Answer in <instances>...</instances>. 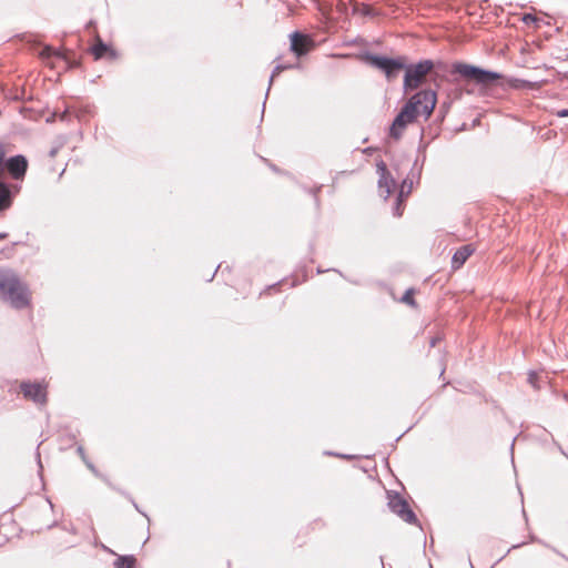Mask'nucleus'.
<instances>
[{
  "label": "nucleus",
  "mask_w": 568,
  "mask_h": 568,
  "mask_svg": "<svg viewBox=\"0 0 568 568\" xmlns=\"http://www.w3.org/2000/svg\"><path fill=\"white\" fill-rule=\"evenodd\" d=\"M436 102V92L430 89L413 94L395 116L389 128V135L395 140H399L405 129L414 123L419 115L424 116L425 120L432 115Z\"/></svg>",
  "instance_id": "nucleus-1"
},
{
  "label": "nucleus",
  "mask_w": 568,
  "mask_h": 568,
  "mask_svg": "<svg viewBox=\"0 0 568 568\" xmlns=\"http://www.w3.org/2000/svg\"><path fill=\"white\" fill-rule=\"evenodd\" d=\"M0 300L22 310L30 306L31 292L13 271L0 268Z\"/></svg>",
  "instance_id": "nucleus-2"
},
{
  "label": "nucleus",
  "mask_w": 568,
  "mask_h": 568,
  "mask_svg": "<svg viewBox=\"0 0 568 568\" xmlns=\"http://www.w3.org/2000/svg\"><path fill=\"white\" fill-rule=\"evenodd\" d=\"M364 60L372 67L381 70L385 73L387 80L392 81L402 70L406 68L405 58H387L384 55H377L372 53H366L364 55Z\"/></svg>",
  "instance_id": "nucleus-3"
},
{
  "label": "nucleus",
  "mask_w": 568,
  "mask_h": 568,
  "mask_svg": "<svg viewBox=\"0 0 568 568\" xmlns=\"http://www.w3.org/2000/svg\"><path fill=\"white\" fill-rule=\"evenodd\" d=\"M434 62L432 60H422L416 64H406L403 89L405 92L417 89L425 77L433 70Z\"/></svg>",
  "instance_id": "nucleus-4"
},
{
  "label": "nucleus",
  "mask_w": 568,
  "mask_h": 568,
  "mask_svg": "<svg viewBox=\"0 0 568 568\" xmlns=\"http://www.w3.org/2000/svg\"><path fill=\"white\" fill-rule=\"evenodd\" d=\"M453 69L455 73L484 85L491 84L500 78V74L497 72L484 70L466 63H455Z\"/></svg>",
  "instance_id": "nucleus-5"
},
{
  "label": "nucleus",
  "mask_w": 568,
  "mask_h": 568,
  "mask_svg": "<svg viewBox=\"0 0 568 568\" xmlns=\"http://www.w3.org/2000/svg\"><path fill=\"white\" fill-rule=\"evenodd\" d=\"M388 507L396 514L400 519L407 524H417V517L410 509L408 503L395 491H388Z\"/></svg>",
  "instance_id": "nucleus-6"
},
{
  "label": "nucleus",
  "mask_w": 568,
  "mask_h": 568,
  "mask_svg": "<svg viewBox=\"0 0 568 568\" xmlns=\"http://www.w3.org/2000/svg\"><path fill=\"white\" fill-rule=\"evenodd\" d=\"M41 60L52 69L68 70L71 67V61L68 59L65 52L55 50L51 47H44L39 52Z\"/></svg>",
  "instance_id": "nucleus-7"
},
{
  "label": "nucleus",
  "mask_w": 568,
  "mask_h": 568,
  "mask_svg": "<svg viewBox=\"0 0 568 568\" xmlns=\"http://www.w3.org/2000/svg\"><path fill=\"white\" fill-rule=\"evenodd\" d=\"M20 389L26 399L32 400L38 405L47 403V385L43 383L22 382Z\"/></svg>",
  "instance_id": "nucleus-8"
},
{
  "label": "nucleus",
  "mask_w": 568,
  "mask_h": 568,
  "mask_svg": "<svg viewBox=\"0 0 568 568\" xmlns=\"http://www.w3.org/2000/svg\"><path fill=\"white\" fill-rule=\"evenodd\" d=\"M377 174H378V189L381 195L386 200L393 192L396 186L395 180L392 178L390 173L387 170V166L384 161H379L376 164Z\"/></svg>",
  "instance_id": "nucleus-9"
},
{
  "label": "nucleus",
  "mask_w": 568,
  "mask_h": 568,
  "mask_svg": "<svg viewBox=\"0 0 568 568\" xmlns=\"http://www.w3.org/2000/svg\"><path fill=\"white\" fill-rule=\"evenodd\" d=\"M3 166L12 179L22 180L28 169V161L23 155H14L3 161Z\"/></svg>",
  "instance_id": "nucleus-10"
},
{
  "label": "nucleus",
  "mask_w": 568,
  "mask_h": 568,
  "mask_svg": "<svg viewBox=\"0 0 568 568\" xmlns=\"http://www.w3.org/2000/svg\"><path fill=\"white\" fill-rule=\"evenodd\" d=\"M313 47V40L301 32H293L291 34V50L297 55H304Z\"/></svg>",
  "instance_id": "nucleus-11"
},
{
  "label": "nucleus",
  "mask_w": 568,
  "mask_h": 568,
  "mask_svg": "<svg viewBox=\"0 0 568 568\" xmlns=\"http://www.w3.org/2000/svg\"><path fill=\"white\" fill-rule=\"evenodd\" d=\"M475 252L471 244L459 247L452 257V267L458 270L464 265L467 258Z\"/></svg>",
  "instance_id": "nucleus-12"
},
{
  "label": "nucleus",
  "mask_w": 568,
  "mask_h": 568,
  "mask_svg": "<svg viewBox=\"0 0 568 568\" xmlns=\"http://www.w3.org/2000/svg\"><path fill=\"white\" fill-rule=\"evenodd\" d=\"M91 52L94 55L95 60L103 58L106 53H110L112 57H114L113 50L109 45H106L104 42H102L100 39L91 48Z\"/></svg>",
  "instance_id": "nucleus-13"
},
{
  "label": "nucleus",
  "mask_w": 568,
  "mask_h": 568,
  "mask_svg": "<svg viewBox=\"0 0 568 568\" xmlns=\"http://www.w3.org/2000/svg\"><path fill=\"white\" fill-rule=\"evenodd\" d=\"M11 204V193L9 186L0 182V211L9 207Z\"/></svg>",
  "instance_id": "nucleus-14"
},
{
  "label": "nucleus",
  "mask_w": 568,
  "mask_h": 568,
  "mask_svg": "<svg viewBox=\"0 0 568 568\" xmlns=\"http://www.w3.org/2000/svg\"><path fill=\"white\" fill-rule=\"evenodd\" d=\"M135 558L133 556H121L114 564L113 568H134Z\"/></svg>",
  "instance_id": "nucleus-15"
},
{
  "label": "nucleus",
  "mask_w": 568,
  "mask_h": 568,
  "mask_svg": "<svg viewBox=\"0 0 568 568\" xmlns=\"http://www.w3.org/2000/svg\"><path fill=\"white\" fill-rule=\"evenodd\" d=\"M77 452H78V454L81 456L82 460L85 463L87 467H88V468H89V469H90L94 475H97V476H98V475H99V474H98V470L95 469L94 465H93L91 462H89V460L87 459V457H85V455H84L83 447H82V446H79V447L77 448Z\"/></svg>",
  "instance_id": "nucleus-16"
},
{
  "label": "nucleus",
  "mask_w": 568,
  "mask_h": 568,
  "mask_svg": "<svg viewBox=\"0 0 568 568\" xmlns=\"http://www.w3.org/2000/svg\"><path fill=\"white\" fill-rule=\"evenodd\" d=\"M293 67H294V65H292V64H285V65H284V64H277V65L273 69L272 74H271V77H270V85L272 84V82H273V80H274V78H275L276 75H278L282 71H284V70H286V69H291V68H293Z\"/></svg>",
  "instance_id": "nucleus-17"
},
{
  "label": "nucleus",
  "mask_w": 568,
  "mask_h": 568,
  "mask_svg": "<svg viewBox=\"0 0 568 568\" xmlns=\"http://www.w3.org/2000/svg\"><path fill=\"white\" fill-rule=\"evenodd\" d=\"M413 293H414V291L412 288L407 290L402 297V302H404L408 305H415Z\"/></svg>",
  "instance_id": "nucleus-18"
},
{
  "label": "nucleus",
  "mask_w": 568,
  "mask_h": 568,
  "mask_svg": "<svg viewBox=\"0 0 568 568\" xmlns=\"http://www.w3.org/2000/svg\"><path fill=\"white\" fill-rule=\"evenodd\" d=\"M403 195H404V192H403V190H402V191L399 192V194H398V197H397V201H396V205L394 206V215H396V216H400V215H402V213H403V212H402V209H400V206H402V197H403Z\"/></svg>",
  "instance_id": "nucleus-19"
},
{
  "label": "nucleus",
  "mask_w": 568,
  "mask_h": 568,
  "mask_svg": "<svg viewBox=\"0 0 568 568\" xmlns=\"http://www.w3.org/2000/svg\"><path fill=\"white\" fill-rule=\"evenodd\" d=\"M537 378H538V375L537 373L535 372H530L529 375H528V382L529 384L534 387V388H538L539 386L537 385Z\"/></svg>",
  "instance_id": "nucleus-20"
},
{
  "label": "nucleus",
  "mask_w": 568,
  "mask_h": 568,
  "mask_svg": "<svg viewBox=\"0 0 568 568\" xmlns=\"http://www.w3.org/2000/svg\"><path fill=\"white\" fill-rule=\"evenodd\" d=\"M523 21L526 24L535 23V22H537V18L534 14H531V13H527V14L524 16Z\"/></svg>",
  "instance_id": "nucleus-21"
},
{
  "label": "nucleus",
  "mask_w": 568,
  "mask_h": 568,
  "mask_svg": "<svg viewBox=\"0 0 568 568\" xmlns=\"http://www.w3.org/2000/svg\"><path fill=\"white\" fill-rule=\"evenodd\" d=\"M519 82H520V84H517L516 88H529V89L534 88V84L529 81L520 80Z\"/></svg>",
  "instance_id": "nucleus-22"
},
{
  "label": "nucleus",
  "mask_w": 568,
  "mask_h": 568,
  "mask_svg": "<svg viewBox=\"0 0 568 568\" xmlns=\"http://www.w3.org/2000/svg\"><path fill=\"white\" fill-rule=\"evenodd\" d=\"M559 118H568V109H561L557 112Z\"/></svg>",
  "instance_id": "nucleus-23"
},
{
  "label": "nucleus",
  "mask_w": 568,
  "mask_h": 568,
  "mask_svg": "<svg viewBox=\"0 0 568 568\" xmlns=\"http://www.w3.org/2000/svg\"><path fill=\"white\" fill-rule=\"evenodd\" d=\"M381 564H382V568H392L390 565H385L383 557H381Z\"/></svg>",
  "instance_id": "nucleus-24"
},
{
  "label": "nucleus",
  "mask_w": 568,
  "mask_h": 568,
  "mask_svg": "<svg viewBox=\"0 0 568 568\" xmlns=\"http://www.w3.org/2000/svg\"><path fill=\"white\" fill-rule=\"evenodd\" d=\"M8 234L7 233H0V240H4L7 239Z\"/></svg>",
  "instance_id": "nucleus-25"
},
{
  "label": "nucleus",
  "mask_w": 568,
  "mask_h": 568,
  "mask_svg": "<svg viewBox=\"0 0 568 568\" xmlns=\"http://www.w3.org/2000/svg\"><path fill=\"white\" fill-rule=\"evenodd\" d=\"M221 268V265H217V267L215 268V272L213 274H215L217 272V270ZM214 275H212L207 281H212Z\"/></svg>",
  "instance_id": "nucleus-26"
},
{
  "label": "nucleus",
  "mask_w": 568,
  "mask_h": 568,
  "mask_svg": "<svg viewBox=\"0 0 568 568\" xmlns=\"http://www.w3.org/2000/svg\"><path fill=\"white\" fill-rule=\"evenodd\" d=\"M435 345H436V338H433V339L430 341V346H435Z\"/></svg>",
  "instance_id": "nucleus-27"
},
{
  "label": "nucleus",
  "mask_w": 568,
  "mask_h": 568,
  "mask_svg": "<svg viewBox=\"0 0 568 568\" xmlns=\"http://www.w3.org/2000/svg\"><path fill=\"white\" fill-rule=\"evenodd\" d=\"M67 116V111L62 113L61 119L63 120Z\"/></svg>",
  "instance_id": "nucleus-28"
},
{
  "label": "nucleus",
  "mask_w": 568,
  "mask_h": 568,
  "mask_svg": "<svg viewBox=\"0 0 568 568\" xmlns=\"http://www.w3.org/2000/svg\"><path fill=\"white\" fill-rule=\"evenodd\" d=\"M72 65H73V68L77 67V61L74 59H73Z\"/></svg>",
  "instance_id": "nucleus-29"
}]
</instances>
